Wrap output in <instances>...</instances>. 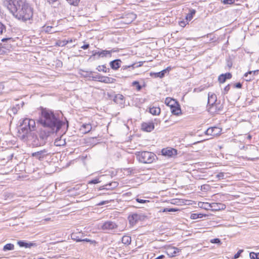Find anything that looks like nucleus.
<instances>
[{
    "mask_svg": "<svg viewBox=\"0 0 259 259\" xmlns=\"http://www.w3.org/2000/svg\"><path fill=\"white\" fill-rule=\"evenodd\" d=\"M38 122L46 130L53 133H57L63 126L66 129L68 127L67 121L66 124L60 119L59 114L46 108L41 107Z\"/></svg>",
    "mask_w": 259,
    "mask_h": 259,
    "instance_id": "nucleus-1",
    "label": "nucleus"
},
{
    "mask_svg": "<svg viewBox=\"0 0 259 259\" xmlns=\"http://www.w3.org/2000/svg\"><path fill=\"white\" fill-rule=\"evenodd\" d=\"M23 4L21 8L14 14V16L24 22L32 20L33 15V8L27 3L26 0Z\"/></svg>",
    "mask_w": 259,
    "mask_h": 259,
    "instance_id": "nucleus-2",
    "label": "nucleus"
},
{
    "mask_svg": "<svg viewBox=\"0 0 259 259\" xmlns=\"http://www.w3.org/2000/svg\"><path fill=\"white\" fill-rule=\"evenodd\" d=\"M35 122L34 120L29 118L24 119L21 123L19 132L23 134V139L25 138H30V136L33 134L31 132L35 130Z\"/></svg>",
    "mask_w": 259,
    "mask_h": 259,
    "instance_id": "nucleus-3",
    "label": "nucleus"
},
{
    "mask_svg": "<svg viewBox=\"0 0 259 259\" xmlns=\"http://www.w3.org/2000/svg\"><path fill=\"white\" fill-rule=\"evenodd\" d=\"M51 134H53L50 131L44 129L41 130L38 135H34L33 133L28 138L31 141L32 144L34 147H38L44 145L47 141L48 138Z\"/></svg>",
    "mask_w": 259,
    "mask_h": 259,
    "instance_id": "nucleus-4",
    "label": "nucleus"
},
{
    "mask_svg": "<svg viewBox=\"0 0 259 259\" xmlns=\"http://www.w3.org/2000/svg\"><path fill=\"white\" fill-rule=\"evenodd\" d=\"M156 155L154 153L148 151L138 152L137 158L140 162L143 163H151L155 159Z\"/></svg>",
    "mask_w": 259,
    "mask_h": 259,
    "instance_id": "nucleus-5",
    "label": "nucleus"
},
{
    "mask_svg": "<svg viewBox=\"0 0 259 259\" xmlns=\"http://www.w3.org/2000/svg\"><path fill=\"white\" fill-rule=\"evenodd\" d=\"M25 1V0H6L4 2V5L14 16V14H15L18 10L21 8Z\"/></svg>",
    "mask_w": 259,
    "mask_h": 259,
    "instance_id": "nucleus-6",
    "label": "nucleus"
},
{
    "mask_svg": "<svg viewBox=\"0 0 259 259\" xmlns=\"http://www.w3.org/2000/svg\"><path fill=\"white\" fill-rule=\"evenodd\" d=\"M25 1V0H6L4 2V5L14 16V14H15L18 10L21 8Z\"/></svg>",
    "mask_w": 259,
    "mask_h": 259,
    "instance_id": "nucleus-7",
    "label": "nucleus"
},
{
    "mask_svg": "<svg viewBox=\"0 0 259 259\" xmlns=\"http://www.w3.org/2000/svg\"><path fill=\"white\" fill-rule=\"evenodd\" d=\"M145 216L142 213H133L128 217V220L130 224L133 226L136 225L139 221L143 220Z\"/></svg>",
    "mask_w": 259,
    "mask_h": 259,
    "instance_id": "nucleus-8",
    "label": "nucleus"
},
{
    "mask_svg": "<svg viewBox=\"0 0 259 259\" xmlns=\"http://www.w3.org/2000/svg\"><path fill=\"white\" fill-rule=\"evenodd\" d=\"M93 80H98L100 82L105 83H112L115 81V79L108 76H104L101 75H97L95 76H92Z\"/></svg>",
    "mask_w": 259,
    "mask_h": 259,
    "instance_id": "nucleus-9",
    "label": "nucleus"
},
{
    "mask_svg": "<svg viewBox=\"0 0 259 259\" xmlns=\"http://www.w3.org/2000/svg\"><path fill=\"white\" fill-rule=\"evenodd\" d=\"M118 227L117 225L112 221H107L104 222L101 226V229L106 231H112Z\"/></svg>",
    "mask_w": 259,
    "mask_h": 259,
    "instance_id": "nucleus-10",
    "label": "nucleus"
},
{
    "mask_svg": "<svg viewBox=\"0 0 259 259\" xmlns=\"http://www.w3.org/2000/svg\"><path fill=\"white\" fill-rule=\"evenodd\" d=\"M205 205H208L211 208L212 211H218L220 210H223L226 208L225 204L222 203H209L206 202Z\"/></svg>",
    "mask_w": 259,
    "mask_h": 259,
    "instance_id": "nucleus-11",
    "label": "nucleus"
},
{
    "mask_svg": "<svg viewBox=\"0 0 259 259\" xmlns=\"http://www.w3.org/2000/svg\"><path fill=\"white\" fill-rule=\"evenodd\" d=\"M217 95L214 93H209L208 94L207 109L208 107L215 106V104H217Z\"/></svg>",
    "mask_w": 259,
    "mask_h": 259,
    "instance_id": "nucleus-12",
    "label": "nucleus"
},
{
    "mask_svg": "<svg viewBox=\"0 0 259 259\" xmlns=\"http://www.w3.org/2000/svg\"><path fill=\"white\" fill-rule=\"evenodd\" d=\"M49 154L50 153L48 152L47 150L44 149L42 150L33 153L32 154V156L35 157L39 160H41Z\"/></svg>",
    "mask_w": 259,
    "mask_h": 259,
    "instance_id": "nucleus-13",
    "label": "nucleus"
},
{
    "mask_svg": "<svg viewBox=\"0 0 259 259\" xmlns=\"http://www.w3.org/2000/svg\"><path fill=\"white\" fill-rule=\"evenodd\" d=\"M221 132V129L218 127L214 126L211 127L206 131L205 134L207 135L212 136H216L219 135Z\"/></svg>",
    "mask_w": 259,
    "mask_h": 259,
    "instance_id": "nucleus-14",
    "label": "nucleus"
},
{
    "mask_svg": "<svg viewBox=\"0 0 259 259\" xmlns=\"http://www.w3.org/2000/svg\"><path fill=\"white\" fill-rule=\"evenodd\" d=\"M258 73L259 70L248 71L244 75V76L245 77V80L246 81L252 80L254 79V76L257 75Z\"/></svg>",
    "mask_w": 259,
    "mask_h": 259,
    "instance_id": "nucleus-15",
    "label": "nucleus"
},
{
    "mask_svg": "<svg viewBox=\"0 0 259 259\" xmlns=\"http://www.w3.org/2000/svg\"><path fill=\"white\" fill-rule=\"evenodd\" d=\"M223 105L220 103H217L215 104V106H211V107H208V111L211 113H218L223 110Z\"/></svg>",
    "mask_w": 259,
    "mask_h": 259,
    "instance_id": "nucleus-16",
    "label": "nucleus"
},
{
    "mask_svg": "<svg viewBox=\"0 0 259 259\" xmlns=\"http://www.w3.org/2000/svg\"><path fill=\"white\" fill-rule=\"evenodd\" d=\"M162 153L163 155L172 157L177 154V151L173 148H166L162 150Z\"/></svg>",
    "mask_w": 259,
    "mask_h": 259,
    "instance_id": "nucleus-17",
    "label": "nucleus"
},
{
    "mask_svg": "<svg viewBox=\"0 0 259 259\" xmlns=\"http://www.w3.org/2000/svg\"><path fill=\"white\" fill-rule=\"evenodd\" d=\"M142 128L144 131L150 132L154 128V123L152 122H144L142 124Z\"/></svg>",
    "mask_w": 259,
    "mask_h": 259,
    "instance_id": "nucleus-18",
    "label": "nucleus"
},
{
    "mask_svg": "<svg viewBox=\"0 0 259 259\" xmlns=\"http://www.w3.org/2000/svg\"><path fill=\"white\" fill-rule=\"evenodd\" d=\"M180 252V249L175 247H168L166 250V254L169 256H175Z\"/></svg>",
    "mask_w": 259,
    "mask_h": 259,
    "instance_id": "nucleus-19",
    "label": "nucleus"
},
{
    "mask_svg": "<svg viewBox=\"0 0 259 259\" xmlns=\"http://www.w3.org/2000/svg\"><path fill=\"white\" fill-rule=\"evenodd\" d=\"M232 77V74L230 73L222 74L218 77V80L220 83H224L227 79H230Z\"/></svg>",
    "mask_w": 259,
    "mask_h": 259,
    "instance_id": "nucleus-20",
    "label": "nucleus"
},
{
    "mask_svg": "<svg viewBox=\"0 0 259 259\" xmlns=\"http://www.w3.org/2000/svg\"><path fill=\"white\" fill-rule=\"evenodd\" d=\"M121 60L116 59L110 62V66L113 70H117L120 67Z\"/></svg>",
    "mask_w": 259,
    "mask_h": 259,
    "instance_id": "nucleus-21",
    "label": "nucleus"
},
{
    "mask_svg": "<svg viewBox=\"0 0 259 259\" xmlns=\"http://www.w3.org/2000/svg\"><path fill=\"white\" fill-rule=\"evenodd\" d=\"M178 102L175 99L167 97L165 99V104L171 108L174 106L177 105Z\"/></svg>",
    "mask_w": 259,
    "mask_h": 259,
    "instance_id": "nucleus-22",
    "label": "nucleus"
},
{
    "mask_svg": "<svg viewBox=\"0 0 259 259\" xmlns=\"http://www.w3.org/2000/svg\"><path fill=\"white\" fill-rule=\"evenodd\" d=\"M116 51L114 49H112L110 51L107 50H101L100 52V57L101 58L107 57H111L112 53L115 52Z\"/></svg>",
    "mask_w": 259,
    "mask_h": 259,
    "instance_id": "nucleus-23",
    "label": "nucleus"
},
{
    "mask_svg": "<svg viewBox=\"0 0 259 259\" xmlns=\"http://www.w3.org/2000/svg\"><path fill=\"white\" fill-rule=\"evenodd\" d=\"M92 128V126L90 123L83 124L80 128V130L82 131V133L87 134L90 132Z\"/></svg>",
    "mask_w": 259,
    "mask_h": 259,
    "instance_id": "nucleus-24",
    "label": "nucleus"
},
{
    "mask_svg": "<svg viewBox=\"0 0 259 259\" xmlns=\"http://www.w3.org/2000/svg\"><path fill=\"white\" fill-rule=\"evenodd\" d=\"M171 113L176 115H179L181 113V109L179 103L177 105L174 106L170 108Z\"/></svg>",
    "mask_w": 259,
    "mask_h": 259,
    "instance_id": "nucleus-25",
    "label": "nucleus"
},
{
    "mask_svg": "<svg viewBox=\"0 0 259 259\" xmlns=\"http://www.w3.org/2000/svg\"><path fill=\"white\" fill-rule=\"evenodd\" d=\"M17 244L20 247L25 248H31L34 244L32 243H27L24 241H19L17 242Z\"/></svg>",
    "mask_w": 259,
    "mask_h": 259,
    "instance_id": "nucleus-26",
    "label": "nucleus"
},
{
    "mask_svg": "<svg viewBox=\"0 0 259 259\" xmlns=\"http://www.w3.org/2000/svg\"><path fill=\"white\" fill-rule=\"evenodd\" d=\"M124 97L121 94H117L115 96L113 101L117 104H121L123 103Z\"/></svg>",
    "mask_w": 259,
    "mask_h": 259,
    "instance_id": "nucleus-27",
    "label": "nucleus"
},
{
    "mask_svg": "<svg viewBox=\"0 0 259 259\" xmlns=\"http://www.w3.org/2000/svg\"><path fill=\"white\" fill-rule=\"evenodd\" d=\"M66 144L65 140L62 139V137L56 139L54 142V145L56 146H62Z\"/></svg>",
    "mask_w": 259,
    "mask_h": 259,
    "instance_id": "nucleus-28",
    "label": "nucleus"
},
{
    "mask_svg": "<svg viewBox=\"0 0 259 259\" xmlns=\"http://www.w3.org/2000/svg\"><path fill=\"white\" fill-rule=\"evenodd\" d=\"M143 65V63L142 62H139V65H137L136 63H133L131 65H125L123 66L121 68L123 70H125L127 68H132V69H134L135 68L140 67Z\"/></svg>",
    "mask_w": 259,
    "mask_h": 259,
    "instance_id": "nucleus-29",
    "label": "nucleus"
},
{
    "mask_svg": "<svg viewBox=\"0 0 259 259\" xmlns=\"http://www.w3.org/2000/svg\"><path fill=\"white\" fill-rule=\"evenodd\" d=\"M196 11L194 9H190L189 13L187 15L186 19L187 20L190 21L193 18V16L195 14Z\"/></svg>",
    "mask_w": 259,
    "mask_h": 259,
    "instance_id": "nucleus-30",
    "label": "nucleus"
},
{
    "mask_svg": "<svg viewBox=\"0 0 259 259\" xmlns=\"http://www.w3.org/2000/svg\"><path fill=\"white\" fill-rule=\"evenodd\" d=\"M149 111L153 115H158L160 113V109L159 107H153L150 108Z\"/></svg>",
    "mask_w": 259,
    "mask_h": 259,
    "instance_id": "nucleus-31",
    "label": "nucleus"
},
{
    "mask_svg": "<svg viewBox=\"0 0 259 259\" xmlns=\"http://www.w3.org/2000/svg\"><path fill=\"white\" fill-rule=\"evenodd\" d=\"M131 237L128 236H124L122 238V243L128 245L131 244Z\"/></svg>",
    "mask_w": 259,
    "mask_h": 259,
    "instance_id": "nucleus-32",
    "label": "nucleus"
},
{
    "mask_svg": "<svg viewBox=\"0 0 259 259\" xmlns=\"http://www.w3.org/2000/svg\"><path fill=\"white\" fill-rule=\"evenodd\" d=\"M167 70H168V69L167 68V69H164L159 72L155 73H154L155 77H159L160 78L163 77L165 75V73L167 72Z\"/></svg>",
    "mask_w": 259,
    "mask_h": 259,
    "instance_id": "nucleus-33",
    "label": "nucleus"
},
{
    "mask_svg": "<svg viewBox=\"0 0 259 259\" xmlns=\"http://www.w3.org/2000/svg\"><path fill=\"white\" fill-rule=\"evenodd\" d=\"M14 249V245L12 243H8L6 244L3 247V250L4 251H7L9 250H13Z\"/></svg>",
    "mask_w": 259,
    "mask_h": 259,
    "instance_id": "nucleus-34",
    "label": "nucleus"
},
{
    "mask_svg": "<svg viewBox=\"0 0 259 259\" xmlns=\"http://www.w3.org/2000/svg\"><path fill=\"white\" fill-rule=\"evenodd\" d=\"M80 71V74L84 77H90L93 73L92 71H86L83 70H81Z\"/></svg>",
    "mask_w": 259,
    "mask_h": 259,
    "instance_id": "nucleus-35",
    "label": "nucleus"
},
{
    "mask_svg": "<svg viewBox=\"0 0 259 259\" xmlns=\"http://www.w3.org/2000/svg\"><path fill=\"white\" fill-rule=\"evenodd\" d=\"M97 69L98 71H103L104 72H108L109 71V69L107 68L105 65H99L97 67Z\"/></svg>",
    "mask_w": 259,
    "mask_h": 259,
    "instance_id": "nucleus-36",
    "label": "nucleus"
},
{
    "mask_svg": "<svg viewBox=\"0 0 259 259\" xmlns=\"http://www.w3.org/2000/svg\"><path fill=\"white\" fill-rule=\"evenodd\" d=\"M43 30L46 32L52 33L55 32V31L53 30V27L50 26H44L42 27Z\"/></svg>",
    "mask_w": 259,
    "mask_h": 259,
    "instance_id": "nucleus-37",
    "label": "nucleus"
},
{
    "mask_svg": "<svg viewBox=\"0 0 259 259\" xmlns=\"http://www.w3.org/2000/svg\"><path fill=\"white\" fill-rule=\"evenodd\" d=\"M118 185V183L117 182H112L106 184V186H109L111 187V190L113 189L116 188Z\"/></svg>",
    "mask_w": 259,
    "mask_h": 259,
    "instance_id": "nucleus-38",
    "label": "nucleus"
},
{
    "mask_svg": "<svg viewBox=\"0 0 259 259\" xmlns=\"http://www.w3.org/2000/svg\"><path fill=\"white\" fill-rule=\"evenodd\" d=\"M128 18L130 19L127 22H126V23H130L132 22L134 20H135L136 18V15L134 13H129L128 14Z\"/></svg>",
    "mask_w": 259,
    "mask_h": 259,
    "instance_id": "nucleus-39",
    "label": "nucleus"
},
{
    "mask_svg": "<svg viewBox=\"0 0 259 259\" xmlns=\"http://www.w3.org/2000/svg\"><path fill=\"white\" fill-rule=\"evenodd\" d=\"M203 216H204V215L201 213H199V214L193 213L191 214V218L192 219L195 220V219H197L198 218H203Z\"/></svg>",
    "mask_w": 259,
    "mask_h": 259,
    "instance_id": "nucleus-40",
    "label": "nucleus"
},
{
    "mask_svg": "<svg viewBox=\"0 0 259 259\" xmlns=\"http://www.w3.org/2000/svg\"><path fill=\"white\" fill-rule=\"evenodd\" d=\"M71 238L72 239L76 240L77 242L81 241V239L77 236V233H73L71 235Z\"/></svg>",
    "mask_w": 259,
    "mask_h": 259,
    "instance_id": "nucleus-41",
    "label": "nucleus"
},
{
    "mask_svg": "<svg viewBox=\"0 0 259 259\" xmlns=\"http://www.w3.org/2000/svg\"><path fill=\"white\" fill-rule=\"evenodd\" d=\"M68 3L73 6H77L80 0H66Z\"/></svg>",
    "mask_w": 259,
    "mask_h": 259,
    "instance_id": "nucleus-42",
    "label": "nucleus"
},
{
    "mask_svg": "<svg viewBox=\"0 0 259 259\" xmlns=\"http://www.w3.org/2000/svg\"><path fill=\"white\" fill-rule=\"evenodd\" d=\"M133 85L134 86H136V87L137 90L138 91H140L142 89L141 85L139 84V82L138 81H134L133 82Z\"/></svg>",
    "mask_w": 259,
    "mask_h": 259,
    "instance_id": "nucleus-43",
    "label": "nucleus"
},
{
    "mask_svg": "<svg viewBox=\"0 0 259 259\" xmlns=\"http://www.w3.org/2000/svg\"><path fill=\"white\" fill-rule=\"evenodd\" d=\"M226 174L225 172H219L218 174L217 175L216 177L218 178L219 180H222L225 179V175Z\"/></svg>",
    "mask_w": 259,
    "mask_h": 259,
    "instance_id": "nucleus-44",
    "label": "nucleus"
},
{
    "mask_svg": "<svg viewBox=\"0 0 259 259\" xmlns=\"http://www.w3.org/2000/svg\"><path fill=\"white\" fill-rule=\"evenodd\" d=\"M37 15H40V19H38L37 20V21L45 20L46 19V16L44 15V13L41 12H39V13H37Z\"/></svg>",
    "mask_w": 259,
    "mask_h": 259,
    "instance_id": "nucleus-45",
    "label": "nucleus"
},
{
    "mask_svg": "<svg viewBox=\"0 0 259 259\" xmlns=\"http://www.w3.org/2000/svg\"><path fill=\"white\" fill-rule=\"evenodd\" d=\"M100 182H101V181L99 180V179L98 178H97V179H93L92 180L88 182V184H96L99 183Z\"/></svg>",
    "mask_w": 259,
    "mask_h": 259,
    "instance_id": "nucleus-46",
    "label": "nucleus"
},
{
    "mask_svg": "<svg viewBox=\"0 0 259 259\" xmlns=\"http://www.w3.org/2000/svg\"><path fill=\"white\" fill-rule=\"evenodd\" d=\"M6 30L5 26L0 21V34H2L4 31Z\"/></svg>",
    "mask_w": 259,
    "mask_h": 259,
    "instance_id": "nucleus-47",
    "label": "nucleus"
},
{
    "mask_svg": "<svg viewBox=\"0 0 259 259\" xmlns=\"http://www.w3.org/2000/svg\"><path fill=\"white\" fill-rule=\"evenodd\" d=\"M223 3L225 5H231L234 3V0H224Z\"/></svg>",
    "mask_w": 259,
    "mask_h": 259,
    "instance_id": "nucleus-48",
    "label": "nucleus"
},
{
    "mask_svg": "<svg viewBox=\"0 0 259 259\" xmlns=\"http://www.w3.org/2000/svg\"><path fill=\"white\" fill-rule=\"evenodd\" d=\"M249 256L250 259H256V258H257V253H254L253 252H251L250 253Z\"/></svg>",
    "mask_w": 259,
    "mask_h": 259,
    "instance_id": "nucleus-49",
    "label": "nucleus"
},
{
    "mask_svg": "<svg viewBox=\"0 0 259 259\" xmlns=\"http://www.w3.org/2000/svg\"><path fill=\"white\" fill-rule=\"evenodd\" d=\"M243 251V249H240L238 251V252L234 255V258L235 259L238 258L240 254Z\"/></svg>",
    "mask_w": 259,
    "mask_h": 259,
    "instance_id": "nucleus-50",
    "label": "nucleus"
},
{
    "mask_svg": "<svg viewBox=\"0 0 259 259\" xmlns=\"http://www.w3.org/2000/svg\"><path fill=\"white\" fill-rule=\"evenodd\" d=\"M230 84H228L227 86L225 87V88H224V92H223V94H226L228 93V91L230 90Z\"/></svg>",
    "mask_w": 259,
    "mask_h": 259,
    "instance_id": "nucleus-51",
    "label": "nucleus"
},
{
    "mask_svg": "<svg viewBox=\"0 0 259 259\" xmlns=\"http://www.w3.org/2000/svg\"><path fill=\"white\" fill-rule=\"evenodd\" d=\"M210 242L212 243H217V244H220L221 243V240L219 238H215L213 239H211L210 241Z\"/></svg>",
    "mask_w": 259,
    "mask_h": 259,
    "instance_id": "nucleus-52",
    "label": "nucleus"
},
{
    "mask_svg": "<svg viewBox=\"0 0 259 259\" xmlns=\"http://www.w3.org/2000/svg\"><path fill=\"white\" fill-rule=\"evenodd\" d=\"M177 210L174 208H164L163 210V212H174L176 211Z\"/></svg>",
    "mask_w": 259,
    "mask_h": 259,
    "instance_id": "nucleus-53",
    "label": "nucleus"
},
{
    "mask_svg": "<svg viewBox=\"0 0 259 259\" xmlns=\"http://www.w3.org/2000/svg\"><path fill=\"white\" fill-rule=\"evenodd\" d=\"M136 200L137 202L140 203H144L147 202H149V200H144V199H140V198H136Z\"/></svg>",
    "mask_w": 259,
    "mask_h": 259,
    "instance_id": "nucleus-54",
    "label": "nucleus"
},
{
    "mask_svg": "<svg viewBox=\"0 0 259 259\" xmlns=\"http://www.w3.org/2000/svg\"><path fill=\"white\" fill-rule=\"evenodd\" d=\"M73 41L72 39L71 38H68L67 40H64L63 41V45L62 46H64L68 43H71Z\"/></svg>",
    "mask_w": 259,
    "mask_h": 259,
    "instance_id": "nucleus-55",
    "label": "nucleus"
},
{
    "mask_svg": "<svg viewBox=\"0 0 259 259\" xmlns=\"http://www.w3.org/2000/svg\"><path fill=\"white\" fill-rule=\"evenodd\" d=\"M234 87L238 89H240L242 88V84L240 82H238L234 84Z\"/></svg>",
    "mask_w": 259,
    "mask_h": 259,
    "instance_id": "nucleus-56",
    "label": "nucleus"
},
{
    "mask_svg": "<svg viewBox=\"0 0 259 259\" xmlns=\"http://www.w3.org/2000/svg\"><path fill=\"white\" fill-rule=\"evenodd\" d=\"M100 51H93V56H95L96 55L98 56V58H100Z\"/></svg>",
    "mask_w": 259,
    "mask_h": 259,
    "instance_id": "nucleus-57",
    "label": "nucleus"
},
{
    "mask_svg": "<svg viewBox=\"0 0 259 259\" xmlns=\"http://www.w3.org/2000/svg\"><path fill=\"white\" fill-rule=\"evenodd\" d=\"M227 65L229 68H230L232 66V62L230 60H228L227 61Z\"/></svg>",
    "mask_w": 259,
    "mask_h": 259,
    "instance_id": "nucleus-58",
    "label": "nucleus"
},
{
    "mask_svg": "<svg viewBox=\"0 0 259 259\" xmlns=\"http://www.w3.org/2000/svg\"><path fill=\"white\" fill-rule=\"evenodd\" d=\"M89 44H85V45H83L81 48L83 49V50H86L87 49H88L89 48Z\"/></svg>",
    "mask_w": 259,
    "mask_h": 259,
    "instance_id": "nucleus-59",
    "label": "nucleus"
},
{
    "mask_svg": "<svg viewBox=\"0 0 259 259\" xmlns=\"http://www.w3.org/2000/svg\"><path fill=\"white\" fill-rule=\"evenodd\" d=\"M179 24H180V26H182V27H184L186 25L185 22L183 21L180 22Z\"/></svg>",
    "mask_w": 259,
    "mask_h": 259,
    "instance_id": "nucleus-60",
    "label": "nucleus"
},
{
    "mask_svg": "<svg viewBox=\"0 0 259 259\" xmlns=\"http://www.w3.org/2000/svg\"><path fill=\"white\" fill-rule=\"evenodd\" d=\"M205 203H203V207L205 209H211V208H210V207H209V206H208V205H205Z\"/></svg>",
    "mask_w": 259,
    "mask_h": 259,
    "instance_id": "nucleus-61",
    "label": "nucleus"
},
{
    "mask_svg": "<svg viewBox=\"0 0 259 259\" xmlns=\"http://www.w3.org/2000/svg\"><path fill=\"white\" fill-rule=\"evenodd\" d=\"M107 203H108V201H101V202H100L99 203V205H102L106 204Z\"/></svg>",
    "mask_w": 259,
    "mask_h": 259,
    "instance_id": "nucleus-62",
    "label": "nucleus"
},
{
    "mask_svg": "<svg viewBox=\"0 0 259 259\" xmlns=\"http://www.w3.org/2000/svg\"><path fill=\"white\" fill-rule=\"evenodd\" d=\"M11 39V38L10 37H8V38H3L2 39V41H3V42H5L6 41H7L8 40H10Z\"/></svg>",
    "mask_w": 259,
    "mask_h": 259,
    "instance_id": "nucleus-63",
    "label": "nucleus"
},
{
    "mask_svg": "<svg viewBox=\"0 0 259 259\" xmlns=\"http://www.w3.org/2000/svg\"><path fill=\"white\" fill-rule=\"evenodd\" d=\"M163 257H164V255H160L158 256V257H157L155 259H162Z\"/></svg>",
    "mask_w": 259,
    "mask_h": 259,
    "instance_id": "nucleus-64",
    "label": "nucleus"
}]
</instances>
